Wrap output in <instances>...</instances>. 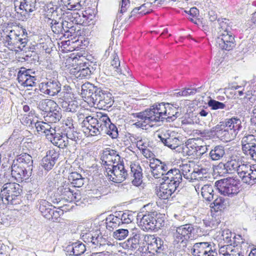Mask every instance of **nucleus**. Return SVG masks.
Segmentation results:
<instances>
[{
    "instance_id": "7",
    "label": "nucleus",
    "mask_w": 256,
    "mask_h": 256,
    "mask_svg": "<svg viewBox=\"0 0 256 256\" xmlns=\"http://www.w3.org/2000/svg\"><path fill=\"white\" fill-rule=\"evenodd\" d=\"M102 116L103 114H100L94 116H86L83 120L81 126L86 136H92L100 134L102 121H104Z\"/></svg>"
},
{
    "instance_id": "46",
    "label": "nucleus",
    "mask_w": 256,
    "mask_h": 256,
    "mask_svg": "<svg viewBox=\"0 0 256 256\" xmlns=\"http://www.w3.org/2000/svg\"><path fill=\"white\" fill-rule=\"evenodd\" d=\"M18 34L15 32L14 30H10L8 34L5 38L6 42L10 46L16 48L18 45Z\"/></svg>"
},
{
    "instance_id": "2",
    "label": "nucleus",
    "mask_w": 256,
    "mask_h": 256,
    "mask_svg": "<svg viewBox=\"0 0 256 256\" xmlns=\"http://www.w3.org/2000/svg\"><path fill=\"white\" fill-rule=\"evenodd\" d=\"M196 226L192 224H186L178 226H174L170 228L173 238V244L178 250H184L190 240H194L196 236L195 230Z\"/></svg>"
},
{
    "instance_id": "59",
    "label": "nucleus",
    "mask_w": 256,
    "mask_h": 256,
    "mask_svg": "<svg viewBox=\"0 0 256 256\" xmlns=\"http://www.w3.org/2000/svg\"><path fill=\"white\" fill-rule=\"evenodd\" d=\"M68 4V9L80 10L81 7L84 4L85 0H69Z\"/></svg>"
},
{
    "instance_id": "15",
    "label": "nucleus",
    "mask_w": 256,
    "mask_h": 256,
    "mask_svg": "<svg viewBox=\"0 0 256 256\" xmlns=\"http://www.w3.org/2000/svg\"><path fill=\"white\" fill-rule=\"evenodd\" d=\"M168 104L162 102L145 110L152 122H164L165 120Z\"/></svg>"
},
{
    "instance_id": "39",
    "label": "nucleus",
    "mask_w": 256,
    "mask_h": 256,
    "mask_svg": "<svg viewBox=\"0 0 256 256\" xmlns=\"http://www.w3.org/2000/svg\"><path fill=\"white\" fill-rule=\"evenodd\" d=\"M218 35L221 34L222 33H229L232 32V25L231 22L229 20L226 18H218Z\"/></svg>"
},
{
    "instance_id": "31",
    "label": "nucleus",
    "mask_w": 256,
    "mask_h": 256,
    "mask_svg": "<svg viewBox=\"0 0 256 256\" xmlns=\"http://www.w3.org/2000/svg\"><path fill=\"white\" fill-rule=\"evenodd\" d=\"M58 104L54 100L46 98L40 100L37 104V108L38 110L46 114L48 112H50L53 110H56L57 108Z\"/></svg>"
},
{
    "instance_id": "17",
    "label": "nucleus",
    "mask_w": 256,
    "mask_h": 256,
    "mask_svg": "<svg viewBox=\"0 0 256 256\" xmlns=\"http://www.w3.org/2000/svg\"><path fill=\"white\" fill-rule=\"evenodd\" d=\"M152 174L155 178L164 177L169 168V165L158 158L150 160L149 164Z\"/></svg>"
},
{
    "instance_id": "18",
    "label": "nucleus",
    "mask_w": 256,
    "mask_h": 256,
    "mask_svg": "<svg viewBox=\"0 0 256 256\" xmlns=\"http://www.w3.org/2000/svg\"><path fill=\"white\" fill-rule=\"evenodd\" d=\"M74 120L71 117H68L65 120L64 125L62 129V134L68 139H72L78 143L81 140L82 134L77 131L73 124Z\"/></svg>"
},
{
    "instance_id": "34",
    "label": "nucleus",
    "mask_w": 256,
    "mask_h": 256,
    "mask_svg": "<svg viewBox=\"0 0 256 256\" xmlns=\"http://www.w3.org/2000/svg\"><path fill=\"white\" fill-rule=\"evenodd\" d=\"M100 160L109 161L110 163L114 164L117 160H120V156L116 151L110 148L106 149L104 151Z\"/></svg>"
},
{
    "instance_id": "6",
    "label": "nucleus",
    "mask_w": 256,
    "mask_h": 256,
    "mask_svg": "<svg viewBox=\"0 0 256 256\" xmlns=\"http://www.w3.org/2000/svg\"><path fill=\"white\" fill-rule=\"evenodd\" d=\"M164 216L156 212H148L143 214L140 222V226L144 230H158L164 226Z\"/></svg>"
},
{
    "instance_id": "54",
    "label": "nucleus",
    "mask_w": 256,
    "mask_h": 256,
    "mask_svg": "<svg viewBox=\"0 0 256 256\" xmlns=\"http://www.w3.org/2000/svg\"><path fill=\"white\" fill-rule=\"evenodd\" d=\"M134 139L136 140V146L138 149L148 148L150 145L148 138L146 136H136Z\"/></svg>"
},
{
    "instance_id": "35",
    "label": "nucleus",
    "mask_w": 256,
    "mask_h": 256,
    "mask_svg": "<svg viewBox=\"0 0 256 256\" xmlns=\"http://www.w3.org/2000/svg\"><path fill=\"white\" fill-rule=\"evenodd\" d=\"M55 109L48 112L44 116L45 121L48 123H56L62 118L60 108L58 106Z\"/></svg>"
},
{
    "instance_id": "1",
    "label": "nucleus",
    "mask_w": 256,
    "mask_h": 256,
    "mask_svg": "<svg viewBox=\"0 0 256 256\" xmlns=\"http://www.w3.org/2000/svg\"><path fill=\"white\" fill-rule=\"evenodd\" d=\"M242 128V121L237 116L226 118L211 129V132L225 142L233 140Z\"/></svg>"
},
{
    "instance_id": "23",
    "label": "nucleus",
    "mask_w": 256,
    "mask_h": 256,
    "mask_svg": "<svg viewBox=\"0 0 256 256\" xmlns=\"http://www.w3.org/2000/svg\"><path fill=\"white\" fill-rule=\"evenodd\" d=\"M60 154L54 150H51L47 152L46 154L42 160L41 165L46 171L52 168L58 158Z\"/></svg>"
},
{
    "instance_id": "26",
    "label": "nucleus",
    "mask_w": 256,
    "mask_h": 256,
    "mask_svg": "<svg viewBox=\"0 0 256 256\" xmlns=\"http://www.w3.org/2000/svg\"><path fill=\"white\" fill-rule=\"evenodd\" d=\"M177 189L164 182L160 186V190L157 192V196L161 199L167 200L170 196H175Z\"/></svg>"
},
{
    "instance_id": "62",
    "label": "nucleus",
    "mask_w": 256,
    "mask_h": 256,
    "mask_svg": "<svg viewBox=\"0 0 256 256\" xmlns=\"http://www.w3.org/2000/svg\"><path fill=\"white\" fill-rule=\"evenodd\" d=\"M234 252V250L232 249L231 246L230 245L222 246L218 250V256H232L229 252Z\"/></svg>"
},
{
    "instance_id": "61",
    "label": "nucleus",
    "mask_w": 256,
    "mask_h": 256,
    "mask_svg": "<svg viewBox=\"0 0 256 256\" xmlns=\"http://www.w3.org/2000/svg\"><path fill=\"white\" fill-rule=\"evenodd\" d=\"M30 70H20L18 74V80L21 85L24 86L25 82L27 80L28 76H29V72Z\"/></svg>"
},
{
    "instance_id": "47",
    "label": "nucleus",
    "mask_w": 256,
    "mask_h": 256,
    "mask_svg": "<svg viewBox=\"0 0 256 256\" xmlns=\"http://www.w3.org/2000/svg\"><path fill=\"white\" fill-rule=\"evenodd\" d=\"M78 14L70 12L64 13L62 15V22H74L75 24H80L82 20H78Z\"/></svg>"
},
{
    "instance_id": "43",
    "label": "nucleus",
    "mask_w": 256,
    "mask_h": 256,
    "mask_svg": "<svg viewBox=\"0 0 256 256\" xmlns=\"http://www.w3.org/2000/svg\"><path fill=\"white\" fill-rule=\"evenodd\" d=\"M208 105L213 110H217L219 109H224L226 110H230L232 106L230 104H226L225 103L217 101L214 99H210L208 102Z\"/></svg>"
},
{
    "instance_id": "20",
    "label": "nucleus",
    "mask_w": 256,
    "mask_h": 256,
    "mask_svg": "<svg viewBox=\"0 0 256 256\" xmlns=\"http://www.w3.org/2000/svg\"><path fill=\"white\" fill-rule=\"evenodd\" d=\"M144 236L140 234H136L129 238L126 241L122 244V246L124 249L134 250L138 249L140 252H145V246H141L142 238Z\"/></svg>"
},
{
    "instance_id": "36",
    "label": "nucleus",
    "mask_w": 256,
    "mask_h": 256,
    "mask_svg": "<svg viewBox=\"0 0 256 256\" xmlns=\"http://www.w3.org/2000/svg\"><path fill=\"white\" fill-rule=\"evenodd\" d=\"M225 155V149L224 146L218 145L212 148L209 152L210 158L212 160H218Z\"/></svg>"
},
{
    "instance_id": "10",
    "label": "nucleus",
    "mask_w": 256,
    "mask_h": 256,
    "mask_svg": "<svg viewBox=\"0 0 256 256\" xmlns=\"http://www.w3.org/2000/svg\"><path fill=\"white\" fill-rule=\"evenodd\" d=\"M144 240L148 242V246L145 248V252H148L153 255L162 256L167 248V246L164 244V241L159 237L152 235H148L144 236Z\"/></svg>"
},
{
    "instance_id": "45",
    "label": "nucleus",
    "mask_w": 256,
    "mask_h": 256,
    "mask_svg": "<svg viewBox=\"0 0 256 256\" xmlns=\"http://www.w3.org/2000/svg\"><path fill=\"white\" fill-rule=\"evenodd\" d=\"M34 127L36 128L39 133H44L46 136V134H50V130L54 129L48 122H43L37 121L36 122Z\"/></svg>"
},
{
    "instance_id": "5",
    "label": "nucleus",
    "mask_w": 256,
    "mask_h": 256,
    "mask_svg": "<svg viewBox=\"0 0 256 256\" xmlns=\"http://www.w3.org/2000/svg\"><path fill=\"white\" fill-rule=\"evenodd\" d=\"M158 138L164 146L172 150L178 148V151L182 149L184 152H186L188 156L194 154L193 152L187 150L189 149L188 144L184 145L182 144V142L180 139V136L178 133L174 131L168 130L158 135Z\"/></svg>"
},
{
    "instance_id": "4",
    "label": "nucleus",
    "mask_w": 256,
    "mask_h": 256,
    "mask_svg": "<svg viewBox=\"0 0 256 256\" xmlns=\"http://www.w3.org/2000/svg\"><path fill=\"white\" fill-rule=\"evenodd\" d=\"M85 230H82L81 236L83 240L94 248H100L106 245H110L106 236H102L98 230H94L86 225Z\"/></svg>"
},
{
    "instance_id": "56",
    "label": "nucleus",
    "mask_w": 256,
    "mask_h": 256,
    "mask_svg": "<svg viewBox=\"0 0 256 256\" xmlns=\"http://www.w3.org/2000/svg\"><path fill=\"white\" fill-rule=\"evenodd\" d=\"M128 235V230L125 228H120L113 233V236L118 240H122Z\"/></svg>"
},
{
    "instance_id": "60",
    "label": "nucleus",
    "mask_w": 256,
    "mask_h": 256,
    "mask_svg": "<svg viewBox=\"0 0 256 256\" xmlns=\"http://www.w3.org/2000/svg\"><path fill=\"white\" fill-rule=\"evenodd\" d=\"M146 5H148V4H144L139 7L134 8L131 12V15L128 16V20L130 19L133 15H135L137 13L140 14L142 15H145L150 14V10H143V8L146 7Z\"/></svg>"
},
{
    "instance_id": "38",
    "label": "nucleus",
    "mask_w": 256,
    "mask_h": 256,
    "mask_svg": "<svg viewBox=\"0 0 256 256\" xmlns=\"http://www.w3.org/2000/svg\"><path fill=\"white\" fill-rule=\"evenodd\" d=\"M68 180L74 186L77 188L82 187L85 182V178L77 172L70 173L68 176Z\"/></svg>"
},
{
    "instance_id": "33",
    "label": "nucleus",
    "mask_w": 256,
    "mask_h": 256,
    "mask_svg": "<svg viewBox=\"0 0 256 256\" xmlns=\"http://www.w3.org/2000/svg\"><path fill=\"white\" fill-rule=\"evenodd\" d=\"M100 101H98L95 104H96L98 106L103 110H106L110 108L114 103L113 100L112 99V94L105 92L103 95L102 96V98H100Z\"/></svg>"
},
{
    "instance_id": "48",
    "label": "nucleus",
    "mask_w": 256,
    "mask_h": 256,
    "mask_svg": "<svg viewBox=\"0 0 256 256\" xmlns=\"http://www.w3.org/2000/svg\"><path fill=\"white\" fill-rule=\"evenodd\" d=\"M181 170L182 171V174L184 178L188 181L190 182L192 180L194 170H192V168L190 164H183L180 166Z\"/></svg>"
},
{
    "instance_id": "50",
    "label": "nucleus",
    "mask_w": 256,
    "mask_h": 256,
    "mask_svg": "<svg viewBox=\"0 0 256 256\" xmlns=\"http://www.w3.org/2000/svg\"><path fill=\"white\" fill-rule=\"evenodd\" d=\"M60 106L64 109V110L67 112H75L78 108V102L74 100L73 99L69 102L62 104Z\"/></svg>"
},
{
    "instance_id": "25",
    "label": "nucleus",
    "mask_w": 256,
    "mask_h": 256,
    "mask_svg": "<svg viewBox=\"0 0 256 256\" xmlns=\"http://www.w3.org/2000/svg\"><path fill=\"white\" fill-rule=\"evenodd\" d=\"M11 174L17 182H22L27 180L31 176V174L28 172L26 169L15 164V160L11 166Z\"/></svg>"
},
{
    "instance_id": "49",
    "label": "nucleus",
    "mask_w": 256,
    "mask_h": 256,
    "mask_svg": "<svg viewBox=\"0 0 256 256\" xmlns=\"http://www.w3.org/2000/svg\"><path fill=\"white\" fill-rule=\"evenodd\" d=\"M216 46L222 50H230L235 46L234 42L230 41V42L225 40H222V38H217L216 40Z\"/></svg>"
},
{
    "instance_id": "3",
    "label": "nucleus",
    "mask_w": 256,
    "mask_h": 256,
    "mask_svg": "<svg viewBox=\"0 0 256 256\" xmlns=\"http://www.w3.org/2000/svg\"><path fill=\"white\" fill-rule=\"evenodd\" d=\"M22 186L16 182H6L1 188L4 204L17 205L21 202Z\"/></svg>"
},
{
    "instance_id": "37",
    "label": "nucleus",
    "mask_w": 256,
    "mask_h": 256,
    "mask_svg": "<svg viewBox=\"0 0 256 256\" xmlns=\"http://www.w3.org/2000/svg\"><path fill=\"white\" fill-rule=\"evenodd\" d=\"M180 114L176 107L168 103L167 104L166 113V118H165V120H166V122H172L177 118L180 116Z\"/></svg>"
},
{
    "instance_id": "19",
    "label": "nucleus",
    "mask_w": 256,
    "mask_h": 256,
    "mask_svg": "<svg viewBox=\"0 0 256 256\" xmlns=\"http://www.w3.org/2000/svg\"><path fill=\"white\" fill-rule=\"evenodd\" d=\"M164 182H167L170 185L178 189L182 182V178L180 170L178 168L169 169L162 177Z\"/></svg>"
},
{
    "instance_id": "42",
    "label": "nucleus",
    "mask_w": 256,
    "mask_h": 256,
    "mask_svg": "<svg viewBox=\"0 0 256 256\" xmlns=\"http://www.w3.org/2000/svg\"><path fill=\"white\" fill-rule=\"evenodd\" d=\"M228 204V200L225 199L222 196L216 198L214 202L211 204V208L215 211L222 210H224Z\"/></svg>"
},
{
    "instance_id": "12",
    "label": "nucleus",
    "mask_w": 256,
    "mask_h": 256,
    "mask_svg": "<svg viewBox=\"0 0 256 256\" xmlns=\"http://www.w3.org/2000/svg\"><path fill=\"white\" fill-rule=\"evenodd\" d=\"M106 172L109 180L116 183L124 181L128 176V170L121 162L111 168H106Z\"/></svg>"
},
{
    "instance_id": "8",
    "label": "nucleus",
    "mask_w": 256,
    "mask_h": 256,
    "mask_svg": "<svg viewBox=\"0 0 256 256\" xmlns=\"http://www.w3.org/2000/svg\"><path fill=\"white\" fill-rule=\"evenodd\" d=\"M240 181L236 178L228 177L217 180L215 182L219 192L224 196L232 197L239 192Z\"/></svg>"
},
{
    "instance_id": "57",
    "label": "nucleus",
    "mask_w": 256,
    "mask_h": 256,
    "mask_svg": "<svg viewBox=\"0 0 256 256\" xmlns=\"http://www.w3.org/2000/svg\"><path fill=\"white\" fill-rule=\"evenodd\" d=\"M21 162L24 164L29 163V164H33L32 157L26 153L21 154L18 156L16 161H15V164H20Z\"/></svg>"
},
{
    "instance_id": "13",
    "label": "nucleus",
    "mask_w": 256,
    "mask_h": 256,
    "mask_svg": "<svg viewBox=\"0 0 256 256\" xmlns=\"http://www.w3.org/2000/svg\"><path fill=\"white\" fill-rule=\"evenodd\" d=\"M40 92L50 96H56L62 90V84L55 78H46V80L39 85Z\"/></svg>"
},
{
    "instance_id": "29",
    "label": "nucleus",
    "mask_w": 256,
    "mask_h": 256,
    "mask_svg": "<svg viewBox=\"0 0 256 256\" xmlns=\"http://www.w3.org/2000/svg\"><path fill=\"white\" fill-rule=\"evenodd\" d=\"M86 250L85 245L80 242H73L68 246L66 252L70 256H78L84 254Z\"/></svg>"
},
{
    "instance_id": "27",
    "label": "nucleus",
    "mask_w": 256,
    "mask_h": 256,
    "mask_svg": "<svg viewBox=\"0 0 256 256\" xmlns=\"http://www.w3.org/2000/svg\"><path fill=\"white\" fill-rule=\"evenodd\" d=\"M132 115L134 118H138V122L132 124V126H134L137 128H142L143 130H146V126L150 124L152 122L150 117L148 116L145 110L133 114Z\"/></svg>"
},
{
    "instance_id": "44",
    "label": "nucleus",
    "mask_w": 256,
    "mask_h": 256,
    "mask_svg": "<svg viewBox=\"0 0 256 256\" xmlns=\"http://www.w3.org/2000/svg\"><path fill=\"white\" fill-rule=\"evenodd\" d=\"M201 194L206 201L210 202L214 198V190L211 185L206 184L201 188Z\"/></svg>"
},
{
    "instance_id": "14",
    "label": "nucleus",
    "mask_w": 256,
    "mask_h": 256,
    "mask_svg": "<svg viewBox=\"0 0 256 256\" xmlns=\"http://www.w3.org/2000/svg\"><path fill=\"white\" fill-rule=\"evenodd\" d=\"M191 252L193 256H218L214 246L208 242L195 244L192 248Z\"/></svg>"
},
{
    "instance_id": "63",
    "label": "nucleus",
    "mask_w": 256,
    "mask_h": 256,
    "mask_svg": "<svg viewBox=\"0 0 256 256\" xmlns=\"http://www.w3.org/2000/svg\"><path fill=\"white\" fill-rule=\"evenodd\" d=\"M113 58L111 62V65L115 69V71L118 73H122L120 68V61L116 53L114 52L112 56Z\"/></svg>"
},
{
    "instance_id": "28",
    "label": "nucleus",
    "mask_w": 256,
    "mask_h": 256,
    "mask_svg": "<svg viewBox=\"0 0 256 256\" xmlns=\"http://www.w3.org/2000/svg\"><path fill=\"white\" fill-rule=\"evenodd\" d=\"M130 168L131 176L134 178L132 181V184L136 186H140L142 182V172L141 166L139 164L134 163L130 164Z\"/></svg>"
},
{
    "instance_id": "32",
    "label": "nucleus",
    "mask_w": 256,
    "mask_h": 256,
    "mask_svg": "<svg viewBox=\"0 0 256 256\" xmlns=\"http://www.w3.org/2000/svg\"><path fill=\"white\" fill-rule=\"evenodd\" d=\"M38 202V206L42 216L48 220H50L54 206L44 200H40Z\"/></svg>"
},
{
    "instance_id": "40",
    "label": "nucleus",
    "mask_w": 256,
    "mask_h": 256,
    "mask_svg": "<svg viewBox=\"0 0 256 256\" xmlns=\"http://www.w3.org/2000/svg\"><path fill=\"white\" fill-rule=\"evenodd\" d=\"M118 218H120V224H128L134 221L135 213L130 210L116 212Z\"/></svg>"
},
{
    "instance_id": "41",
    "label": "nucleus",
    "mask_w": 256,
    "mask_h": 256,
    "mask_svg": "<svg viewBox=\"0 0 256 256\" xmlns=\"http://www.w3.org/2000/svg\"><path fill=\"white\" fill-rule=\"evenodd\" d=\"M106 227L109 230H112L114 228L120 224V218H118L117 212H115V215L110 214L106 218Z\"/></svg>"
},
{
    "instance_id": "53",
    "label": "nucleus",
    "mask_w": 256,
    "mask_h": 256,
    "mask_svg": "<svg viewBox=\"0 0 256 256\" xmlns=\"http://www.w3.org/2000/svg\"><path fill=\"white\" fill-rule=\"evenodd\" d=\"M208 170L206 168H200L194 170V174L192 177L193 180H202L204 177L206 178L204 176L208 174Z\"/></svg>"
},
{
    "instance_id": "51",
    "label": "nucleus",
    "mask_w": 256,
    "mask_h": 256,
    "mask_svg": "<svg viewBox=\"0 0 256 256\" xmlns=\"http://www.w3.org/2000/svg\"><path fill=\"white\" fill-rule=\"evenodd\" d=\"M60 191L61 192L62 198L70 202H72L74 199V192L70 188L62 186L60 188Z\"/></svg>"
},
{
    "instance_id": "58",
    "label": "nucleus",
    "mask_w": 256,
    "mask_h": 256,
    "mask_svg": "<svg viewBox=\"0 0 256 256\" xmlns=\"http://www.w3.org/2000/svg\"><path fill=\"white\" fill-rule=\"evenodd\" d=\"M251 168L250 165L242 164V162L240 161V164H239L237 174L239 176L242 178L243 175L246 174V173L250 171Z\"/></svg>"
},
{
    "instance_id": "21",
    "label": "nucleus",
    "mask_w": 256,
    "mask_h": 256,
    "mask_svg": "<svg viewBox=\"0 0 256 256\" xmlns=\"http://www.w3.org/2000/svg\"><path fill=\"white\" fill-rule=\"evenodd\" d=\"M102 118H104V121H102L100 135L108 134L112 138H116L118 135L116 126L111 122L106 114H103Z\"/></svg>"
},
{
    "instance_id": "64",
    "label": "nucleus",
    "mask_w": 256,
    "mask_h": 256,
    "mask_svg": "<svg viewBox=\"0 0 256 256\" xmlns=\"http://www.w3.org/2000/svg\"><path fill=\"white\" fill-rule=\"evenodd\" d=\"M39 194V189L34 188L33 190H28L26 194V199L32 202H34L38 197Z\"/></svg>"
},
{
    "instance_id": "24",
    "label": "nucleus",
    "mask_w": 256,
    "mask_h": 256,
    "mask_svg": "<svg viewBox=\"0 0 256 256\" xmlns=\"http://www.w3.org/2000/svg\"><path fill=\"white\" fill-rule=\"evenodd\" d=\"M240 161L236 159L231 160L226 164L220 163L216 166V170L220 174L222 173L232 174L238 172Z\"/></svg>"
},
{
    "instance_id": "9",
    "label": "nucleus",
    "mask_w": 256,
    "mask_h": 256,
    "mask_svg": "<svg viewBox=\"0 0 256 256\" xmlns=\"http://www.w3.org/2000/svg\"><path fill=\"white\" fill-rule=\"evenodd\" d=\"M46 138L50 140L54 145L59 148H66L68 146L76 150V145L78 144L74 140L68 139L62 134L56 132L55 128L54 130H50V134H46Z\"/></svg>"
},
{
    "instance_id": "30",
    "label": "nucleus",
    "mask_w": 256,
    "mask_h": 256,
    "mask_svg": "<svg viewBox=\"0 0 256 256\" xmlns=\"http://www.w3.org/2000/svg\"><path fill=\"white\" fill-rule=\"evenodd\" d=\"M58 96V102L62 106V104L69 102L74 97L72 88L69 86H64L62 90L60 91Z\"/></svg>"
},
{
    "instance_id": "55",
    "label": "nucleus",
    "mask_w": 256,
    "mask_h": 256,
    "mask_svg": "<svg viewBox=\"0 0 256 256\" xmlns=\"http://www.w3.org/2000/svg\"><path fill=\"white\" fill-rule=\"evenodd\" d=\"M92 74V71L90 67L82 68L80 66L79 70L76 74V77L79 78H87Z\"/></svg>"
},
{
    "instance_id": "11",
    "label": "nucleus",
    "mask_w": 256,
    "mask_h": 256,
    "mask_svg": "<svg viewBox=\"0 0 256 256\" xmlns=\"http://www.w3.org/2000/svg\"><path fill=\"white\" fill-rule=\"evenodd\" d=\"M81 94L82 96L95 104L98 101H100V98L106 91L103 90L100 88L94 86V84L86 82L82 86Z\"/></svg>"
},
{
    "instance_id": "16",
    "label": "nucleus",
    "mask_w": 256,
    "mask_h": 256,
    "mask_svg": "<svg viewBox=\"0 0 256 256\" xmlns=\"http://www.w3.org/2000/svg\"><path fill=\"white\" fill-rule=\"evenodd\" d=\"M15 5L19 4L18 9L20 12L21 18L22 20H27L30 17V14L37 9L36 0H14ZM16 7V6H15Z\"/></svg>"
},
{
    "instance_id": "22",
    "label": "nucleus",
    "mask_w": 256,
    "mask_h": 256,
    "mask_svg": "<svg viewBox=\"0 0 256 256\" xmlns=\"http://www.w3.org/2000/svg\"><path fill=\"white\" fill-rule=\"evenodd\" d=\"M242 150L248 158L256 148V138L253 134L244 136L241 140Z\"/></svg>"
},
{
    "instance_id": "52",
    "label": "nucleus",
    "mask_w": 256,
    "mask_h": 256,
    "mask_svg": "<svg viewBox=\"0 0 256 256\" xmlns=\"http://www.w3.org/2000/svg\"><path fill=\"white\" fill-rule=\"evenodd\" d=\"M51 28L52 32L56 34H64V28L62 22H58L56 20H52L50 22Z\"/></svg>"
}]
</instances>
